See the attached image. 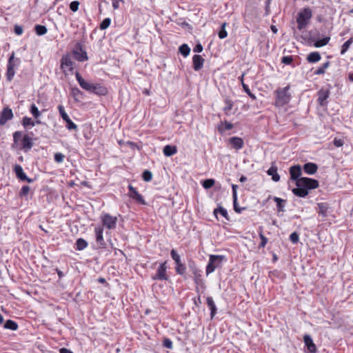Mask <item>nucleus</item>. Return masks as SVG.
Masks as SVG:
<instances>
[{"label": "nucleus", "mask_w": 353, "mask_h": 353, "mask_svg": "<svg viewBox=\"0 0 353 353\" xmlns=\"http://www.w3.org/2000/svg\"><path fill=\"white\" fill-rule=\"evenodd\" d=\"M321 59V56L319 52H312L310 53L307 57L306 60L308 63H314L319 61Z\"/></svg>", "instance_id": "b1692460"}, {"label": "nucleus", "mask_w": 353, "mask_h": 353, "mask_svg": "<svg viewBox=\"0 0 353 353\" xmlns=\"http://www.w3.org/2000/svg\"><path fill=\"white\" fill-rule=\"evenodd\" d=\"M233 204H234V210L237 213H241L242 212V210H243L245 209L243 208H239V206H237V202L235 203L233 202Z\"/></svg>", "instance_id": "e2e57ef3"}, {"label": "nucleus", "mask_w": 353, "mask_h": 353, "mask_svg": "<svg viewBox=\"0 0 353 353\" xmlns=\"http://www.w3.org/2000/svg\"><path fill=\"white\" fill-rule=\"evenodd\" d=\"M128 188L129 190L128 195L130 198L139 204L146 205V202L144 200L143 196L138 192L135 188H134L131 184L128 185Z\"/></svg>", "instance_id": "9b49d317"}, {"label": "nucleus", "mask_w": 353, "mask_h": 353, "mask_svg": "<svg viewBox=\"0 0 353 353\" xmlns=\"http://www.w3.org/2000/svg\"><path fill=\"white\" fill-rule=\"evenodd\" d=\"M188 267L193 274H196V273L201 272L196 265V263L193 261H190L188 263Z\"/></svg>", "instance_id": "de8ad7c7"}, {"label": "nucleus", "mask_w": 353, "mask_h": 353, "mask_svg": "<svg viewBox=\"0 0 353 353\" xmlns=\"http://www.w3.org/2000/svg\"><path fill=\"white\" fill-rule=\"evenodd\" d=\"M72 54L74 59L79 62H83L88 59L87 52L83 49V46L81 43L78 42L76 43L74 48L72 50Z\"/></svg>", "instance_id": "6e6552de"}, {"label": "nucleus", "mask_w": 353, "mask_h": 353, "mask_svg": "<svg viewBox=\"0 0 353 353\" xmlns=\"http://www.w3.org/2000/svg\"><path fill=\"white\" fill-rule=\"evenodd\" d=\"M290 241L294 243V244H296L298 242H299V234L296 232H292L290 235Z\"/></svg>", "instance_id": "603ef678"}, {"label": "nucleus", "mask_w": 353, "mask_h": 353, "mask_svg": "<svg viewBox=\"0 0 353 353\" xmlns=\"http://www.w3.org/2000/svg\"><path fill=\"white\" fill-rule=\"evenodd\" d=\"M142 178L145 181H150L152 179V174L150 171L146 170L143 172Z\"/></svg>", "instance_id": "09e8293b"}, {"label": "nucleus", "mask_w": 353, "mask_h": 353, "mask_svg": "<svg viewBox=\"0 0 353 353\" xmlns=\"http://www.w3.org/2000/svg\"><path fill=\"white\" fill-rule=\"evenodd\" d=\"M21 144L22 148L26 152L30 150L33 145L32 138L28 136L27 134L24 135L21 141Z\"/></svg>", "instance_id": "5701e85b"}, {"label": "nucleus", "mask_w": 353, "mask_h": 353, "mask_svg": "<svg viewBox=\"0 0 353 353\" xmlns=\"http://www.w3.org/2000/svg\"><path fill=\"white\" fill-rule=\"evenodd\" d=\"M204 61H205L204 59L201 55H199V54L194 55L192 57L194 70L195 71L200 70L203 66Z\"/></svg>", "instance_id": "dca6fc26"}, {"label": "nucleus", "mask_w": 353, "mask_h": 353, "mask_svg": "<svg viewBox=\"0 0 353 353\" xmlns=\"http://www.w3.org/2000/svg\"><path fill=\"white\" fill-rule=\"evenodd\" d=\"M353 43V37H350L347 41H346L341 47V54H345L351 44Z\"/></svg>", "instance_id": "58836bf2"}, {"label": "nucleus", "mask_w": 353, "mask_h": 353, "mask_svg": "<svg viewBox=\"0 0 353 353\" xmlns=\"http://www.w3.org/2000/svg\"><path fill=\"white\" fill-rule=\"evenodd\" d=\"M3 327L5 329L14 331L18 329V325L15 321H14L11 319H9L6 321V323L3 325Z\"/></svg>", "instance_id": "bb28decb"}, {"label": "nucleus", "mask_w": 353, "mask_h": 353, "mask_svg": "<svg viewBox=\"0 0 353 353\" xmlns=\"http://www.w3.org/2000/svg\"><path fill=\"white\" fill-rule=\"evenodd\" d=\"M334 145L336 146V147H340L343 145V143L341 140H334Z\"/></svg>", "instance_id": "774afa93"}, {"label": "nucleus", "mask_w": 353, "mask_h": 353, "mask_svg": "<svg viewBox=\"0 0 353 353\" xmlns=\"http://www.w3.org/2000/svg\"><path fill=\"white\" fill-rule=\"evenodd\" d=\"M214 180L212 179H208L203 181L202 185L205 189H210L214 185Z\"/></svg>", "instance_id": "49530a36"}, {"label": "nucleus", "mask_w": 353, "mask_h": 353, "mask_svg": "<svg viewBox=\"0 0 353 353\" xmlns=\"http://www.w3.org/2000/svg\"><path fill=\"white\" fill-rule=\"evenodd\" d=\"M64 157H65L62 153L57 152L54 154V161L59 163H62L63 161Z\"/></svg>", "instance_id": "4d7b16f0"}, {"label": "nucleus", "mask_w": 353, "mask_h": 353, "mask_svg": "<svg viewBox=\"0 0 353 353\" xmlns=\"http://www.w3.org/2000/svg\"><path fill=\"white\" fill-rule=\"evenodd\" d=\"M312 17V12L310 8H305L297 14L296 22L297 28L301 30L306 28Z\"/></svg>", "instance_id": "20e7f679"}, {"label": "nucleus", "mask_w": 353, "mask_h": 353, "mask_svg": "<svg viewBox=\"0 0 353 353\" xmlns=\"http://www.w3.org/2000/svg\"><path fill=\"white\" fill-rule=\"evenodd\" d=\"M34 30L36 34L39 36L44 35L48 32L47 28L43 25H36L34 26Z\"/></svg>", "instance_id": "f704fd0d"}, {"label": "nucleus", "mask_w": 353, "mask_h": 353, "mask_svg": "<svg viewBox=\"0 0 353 353\" xmlns=\"http://www.w3.org/2000/svg\"><path fill=\"white\" fill-rule=\"evenodd\" d=\"M194 280L196 285H199L203 288L205 287L204 281L201 279V272L196 273V274H194Z\"/></svg>", "instance_id": "79ce46f5"}, {"label": "nucleus", "mask_w": 353, "mask_h": 353, "mask_svg": "<svg viewBox=\"0 0 353 353\" xmlns=\"http://www.w3.org/2000/svg\"><path fill=\"white\" fill-rule=\"evenodd\" d=\"M225 259L223 255H210L209 262L206 266V274L212 273L215 269L221 265L223 260Z\"/></svg>", "instance_id": "423d86ee"}, {"label": "nucleus", "mask_w": 353, "mask_h": 353, "mask_svg": "<svg viewBox=\"0 0 353 353\" xmlns=\"http://www.w3.org/2000/svg\"><path fill=\"white\" fill-rule=\"evenodd\" d=\"M303 170L307 174H314L317 172L318 165L314 163H306L303 165Z\"/></svg>", "instance_id": "a211bd4d"}, {"label": "nucleus", "mask_w": 353, "mask_h": 353, "mask_svg": "<svg viewBox=\"0 0 353 353\" xmlns=\"http://www.w3.org/2000/svg\"><path fill=\"white\" fill-rule=\"evenodd\" d=\"M180 53L185 57L188 56L190 52V48L187 44H183L179 47Z\"/></svg>", "instance_id": "a19ab883"}, {"label": "nucleus", "mask_w": 353, "mask_h": 353, "mask_svg": "<svg viewBox=\"0 0 353 353\" xmlns=\"http://www.w3.org/2000/svg\"><path fill=\"white\" fill-rule=\"evenodd\" d=\"M225 26H226V23H223L221 24V30H219V34H218L219 37L221 39H225L228 36V32L225 30Z\"/></svg>", "instance_id": "37998d69"}, {"label": "nucleus", "mask_w": 353, "mask_h": 353, "mask_svg": "<svg viewBox=\"0 0 353 353\" xmlns=\"http://www.w3.org/2000/svg\"><path fill=\"white\" fill-rule=\"evenodd\" d=\"M30 188L28 185H23L19 193V196L21 198L26 196L30 192Z\"/></svg>", "instance_id": "a18cd8bd"}, {"label": "nucleus", "mask_w": 353, "mask_h": 353, "mask_svg": "<svg viewBox=\"0 0 353 353\" xmlns=\"http://www.w3.org/2000/svg\"><path fill=\"white\" fill-rule=\"evenodd\" d=\"M101 221L103 225L109 230H113L117 226V217L113 216L108 213L103 214L101 215Z\"/></svg>", "instance_id": "1a4fd4ad"}, {"label": "nucleus", "mask_w": 353, "mask_h": 353, "mask_svg": "<svg viewBox=\"0 0 353 353\" xmlns=\"http://www.w3.org/2000/svg\"><path fill=\"white\" fill-rule=\"evenodd\" d=\"M186 266L184 263H181V264L175 266V272L177 274H179L182 276L185 277V272H186Z\"/></svg>", "instance_id": "e433bc0d"}, {"label": "nucleus", "mask_w": 353, "mask_h": 353, "mask_svg": "<svg viewBox=\"0 0 353 353\" xmlns=\"http://www.w3.org/2000/svg\"><path fill=\"white\" fill-rule=\"evenodd\" d=\"M330 62L328 61H326L321 67L317 68L314 72V74H315V75H321V74H325L326 69L330 66Z\"/></svg>", "instance_id": "c85d7f7f"}, {"label": "nucleus", "mask_w": 353, "mask_h": 353, "mask_svg": "<svg viewBox=\"0 0 353 353\" xmlns=\"http://www.w3.org/2000/svg\"><path fill=\"white\" fill-rule=\"evenodd\" d=\"M94 232L97 242L101 245H104L105 241L103 236V228L101 226H97L94 229Z\"/></svg>", "instance_id": "4be33fe9"}, {"label": "nucleus", "mask_w": 353, "mask_h": 353, "mask_svg": "<svg viewBox=\"0 0 353 353\" xmlns=\"http://www.w3.org/2000/svg\"><path fill=\"white\" fill-rule=\"evenodd\" d=\"M259 237L261 239V243L259 244V248H264L268 243V239L264 236V234L263 233V229L261 227L259 228Z\"/></svg>", "instance_id": "4c0bfd02"}, {"label": "nucleus", "mask_w": 353, "mask_h": 353, "mask_svg": "<svg viewBox=\"0 0 353 353\" xmlns=\"http://www.w3.org/2000/svg\"><path fill=\"white\" fill-rule=\"evenodd\" d=\"M274 201L276 202V208H277V210L278 212H283L284 211V205H283V203L285 202V200L281 199V198H279V197H274Z\"/></svg>", "instance_id": "ea45409f"}, {"label": "nucleus", "mask_w": 353, "mask_h": 353, "mask_svg": "<svg viewBox=\"0 0 353 353\" xmlns=\"http://www.w3.org/2000/svg\"><path fill=\"white\" fill-rule=\"evenodd\" d=\"M58 110L63 120L66 123V128L69 130H75L78 129L77 125L70 119L69 116L65 111V108L62 105L58 106Z\"/></svg>", "instance_id": "9d476101"}, {"label": "nucleus", "mask_w": 353, "mask_h": 353, "mask_svg": "<svg viewBox=\"0 0 353 353\" xmlns=\"http://www.w3.org/2000/svg\"><path fill=\"white\" fill-rule=\"evenodd\" d=\"M13 171L14 172L17 178L20 181H27L28 183H32L34 181L33 179L28 177L24 173L21 165L16 164L13 168Z\"/></svg>", "instance_id": "f8f14e48"}, {"label": "nucleus", "mask_w": 353, "mask_h": 353, "mask_svg": "<svg viewBox=\"0 0 353 353\" xmlns=\"http://www.w3.org/2000/svg\"><path fill=\"white\" fill-rule=\"evenodd\" d=\"M329 209V205L327 203H317V212L320 216L323 218L327 216V211Z\"/></svg>", "instance_id": "412c9836"}, {"label": "nucleus", "mask_w": 353, "mask_h": 353, "mask_svg": "<svg viewBox=\"0 0 353 353\" xmlns=\"http://www.w3.org/2000/svg\"><path fill=\"white\" fill-rule=\"evenodd\" d=\"M167 261L161 263L157 270V272L152 276V279L159 281H167L168 280V276L167 274Z\"/></svg>", "instance_id": "0eeeda50"}, {"label": "nucleus", "mask_w": 353, "mask_h": 353, "mask_svg": "<svg viewBox=\"0 0 353 353\" xmlns=\"http://www.w3.org/2000/svg\"><path fill=\"white\" fill-rule=\"evenodd\" d=\"M226 105L224 107L223 110L225 114H228V111L231 110L233 107V102L230 99H226L225 101Z\"/></svg>", "instance_id": "3c124183"}, {"label": "nucleus", "mask_w": 353, "mask_h": 353, "mask_svg": "<svg viewBox=\"0 0 353 353\" xmlns=\"http://www.w3.org/2000/svg\"><path fill=\"white\" fill-rule=\"evenodd\" d=\"M206 303L210 310V317L212 319L216 314L217 308L212 296H208L206 298Z\"/></svg>", "instance_id": "aec40b11"}, {"label": "nucleus", "mask_w": 353, "mask_h": 353, "mask_svg": "<svg viewBox=\"0 0 353 353\" xmlns=\"http://www.w3.org/2000/svg\"><path fill=\"white\" fill-rule=\"evenodd\" d=\"M22 125L25 128H32L35 125V123L32 119L28 117H24L21 121Z\"/></svg>", "instance_id": "cd10ccee"}, {"label": "nucleus", "mask_w": 353, "mask_h": 353, "mask_svg": "<svg viewBox=\"0 0 353 353\" xmlns=\"http://www.w3.org/2000/svg\"><path fill=\"white\" fill-rule=\"evenodd\" d=\"M170 256L175 263V266H177L182 263L180 255L177 253L176 250L172 249L170 251Z\"/></svg>", "instance_id": "473e14b6"}, {"label": "nucleus", "mask_w": 353, "mask_h": 353, "mask_svg": "<svg viewBox=\"0 0 353 353\" xmlns=\"http://www.w3.org/2000/svg\"><path fill=\"white\" fill-rule=\"evenodd\" d=\"M163 346L168 349H172L173 345L172 341L168 338L164 339L163 341Z\"/></svg>", "instance_id": "864d4df0"}, {"label": "nucleus", "mask_w": 353, "mask_h": 353, "mask_svg": "<svg viewBox=\"0 0 353 353\" xmlns=\"http://www.w3.org/2000/svg\"><path fill=\"white\" fill-rule=\"evenodd\" d=\"M303 341L310 352L314 353L316 351V345L310 335L305 334L303 337Z\"/></svg>", "instance_id": "f3484780"}, {"label": "nucleus", "mask_w": 353, "mask_h": 353, "mask_svg": "<svg viewBox=\"0 0 353 353\" xmlns=\"http://www.w3.org/2000/svg\"><path fill=\"white\" fill-rule=\"evenodd\" d=\"M237 188H238L237 185H234V184L232 185V199H233V202L234 203H236V201H237V192H236Z\"/></svg>", "instance_id": "6e6d98bb"}, {"label": "nucleus", "mask_w": 353, "mask_h": 353, "mask_svg": "<svg viewBox=\"0 0 353 353\" xmlns=\"http://www.w3.org/2000/svg\"><path fill=\"white\" fill-rule=\"evenodd\" d=\"M290 85H288L285 88H278L274 91V105L276 107H283L290 101L292 95L291 93L290 92Z\"/></svg>", "instance_id": "7ed1b4c3"}, {"label": "nucleus", "mask_w": 353, "mask_h": 353, "mask_svg": "<svg viewBox=\"0 0 353 353\" xmlns=\"http://www.w3.org/2000/svg\"><path fill=\"white\" fill-rule=\"evenodd\" d=\"M13 118L12 110L8 107L4 108L0 114V125H3Z\"/></svg>", "instance_id": "4468645a"}, {"label": "nucleus", "mask_w": 353, "mask_h": 353, "mask_svg": "<svg viewBox=\"0 0 353 353\" xmlns=\"http://www.w3.org/2000/svg\"><path fill=\"white\" fill-rule=\"evenodd\" d=\"M203 46L201 43H198L195 46L193 50L194 52H201L203 51Z\"/></svg>", "instance_id": "680f3d73"}, {"label": "nucleus", "mask_w": 353, "mask_h": 353, "mask_svg": "<svg viewBox=\"0 0 353 353\" xmlns=\"http://www.w3.org/2000/svg\"><path fill=\"white\" fill-rule=\"evenodd\" d=\"M76 79L79 85L85 90L94 93L99 96H105L108 93L105 87L99 83H92L86 81L79 74V72L75 73Z\"/></svg>", "instance_id": "f03ea898"}, {"label": "nucleus", "mask_w": 353, "mask_h": 353, "mask_svg": "<svg viewBox=\"0 0 353 353\" xmlns=\"http://www.w3.org/2000/svg\"><path fill=\"white\" fill-rule=\"evenodd\" d=\"M290 178L296 181V188L292 189L294 195L304 198L309 194L310 190H314L319 187V181L316 179L301 177L302 169L300 165H295L290 168Z\"/></svg>", "instance_id": "f257e3e1"}, {"label": "nucleus", "mask_w": 353, "mask_h": 353, "mask_svg": "<svg viewBox=\"0 0 353 353\" xmlns=\"http://www.w3.org/2000/svg\"><path fill=\"white\" fill-rule=\"evenodd\" d=\"M23 29L21 26L16 25L14 26V32L17 35H21L23 33Z\"/></svg>", "instance_id": "052dcab7"}, {"label": "nucleus", "mask_w": 353, "mask_h": 353, "mask_svg": "<svg viewBox=\"0 0 353 353\" xmlns=\"http://www.w3.org/2000/svg\"><path fill=\"white\" fill-rule=\"evenodd\" d=\"M232 128H233V125L231 123L227 122V121L225 122V129L226 130H230L232 129Z\"/></svg>", "instance_id": "0e129e2a"}, {"label": "nucleus", "mask_w": 353, "mask_h": 353, "mask_svg": "<svg viewBox=\"0 0 353 353\" xmlns=\"http://www.w3.org/2000/svg\"><path fill=\"white\" fill-rule=\"evenodd\" d=\"M79 2L78 1H74L70 3V8L72 12H77L79 9Z\"/></svg>", "instance_id": "13d9d810"}, {"label": "nucleus", "mask_w": 353, "mask_h": 353, "mask_svg": "<svg viewBox=\"0 0 353 353\" xmlns=\"http://www.w3.org/2000/svg\"><path fill=\"white\" fill-rule=\"evenodd\" d=\"M30 112L32 114V115L35 119H39L41 115V112L39 110L38 108L34 103H32L30 105Z\"/></svg>", "instance_id": "c756f323"}, {"label": "nucleus", "mask_w": 353, "mask_h": 353, "mask_svg": "<svg viewBox=\"0 0 353 353\" xmlns=\"http://www.w3.org/2000/svg\"><path fill=\"white\" fill-rule=\"evenodd\" d=\"M71 94L76 101H79L83 96V92L77 88H72Z\"/></svg>", "instance_id": "7c9ffc66"}, {"label": "nucleus", "mask_w": 353, "mask_h": 353, "mask_svg": "<svg viewBox=\"0 0 353 353\" xmlns=\"http://www.w3.org/2000/svg\"><path fill=\"white\" fill-rule=\"evenodd\" d=\"M110 23H111V20L110 18L104 19L100 24V29L105 30L106 28H108L110 26Z\"/></svg>", "instance_id": "8fccbe9b"}, {"label": "nucleus", "mask_w": 353, "mask_h": 353, "mask_svg": "<svg viewBox=\"0 0 353 353\" xmlns=\"http://www.w3.org/2000/svg\"><path fill=\"white\" fill-rule=\"evenodd\" d=\"M74 63L72 60L70 54H66L63 55L61 59V68L65 71L67 68L68 71H72L74 68Z\"/></svg>", "instance_id": "ddd939ff"}, {"label": "nucleus", "mask_w": 353, "mask_h": 353, "mask_svg": "<svg viewBox=\"0 0 353 353\" xmlns=\"http://www.w3.org/2000/svg\"><path fill=\"white\" fill-rule=\"evenodd\" d=\"M293 58L292 56H285L281 59V62L285 65H290L292 63Z\"/></svg>", "instance_id": "5fc2aeb1"}, {"label": "nucleus", "mask_w": 353, "mask_h": 353, "mask_svg": "<svg viewBox=\"0 0 353 353\" xmlns=\"http://www.w3.org/2000/svg\"><path fill=\"white\" fill-rule=\"evenodd\" d=\"M163 152L165 156L171 157L177 152V149L174 145H167L163 148Z\"/></svg>", "instance_id": "393cba45"}, {"label": "nucleus", "mask_w": 353, "mask_h": 353, "mask_svg": "<svg viewBox=\"0 0 353 353\" xmlns=\"http://www.w3.org/2000/svg\"><path fill=\"white\" fill-rule=\"evenodd\" d=\"M59 353H73L70 350L62 347L59 350Z\"/></svg>", "instance_id": "69168bd1"}, {"label": "nucleus", "mask_w": 353, "mask_h": 353, "mask_svg": "<svg viewBox=\"0 0 353 353\" xmlns=\"http://www.w3.org/2000/svg\"><path fill=\"white\" fill-rule=\"evenodd\" d=\"M317 102L321 106H324L327 104V99L330 96V91L327 89H321L318 92Z\"/></svg>", "instance_id": "2eb2a0df"}, {"label": "nucleus", "mask_w": 353, "mask_h": 353, "mask_svg": "<svg viewBox=\"0 0 353 353\" xmlns=\"http://www.w3.org/2000/svg\"><path fill=\"white\" fill-rule=\"evenodd\" d=\"M112 7L114 10L119 8V3L118 0H113L112 2Z\"/></svg>", "instance_id": "338daca9"}, {"label": "nucleus", "mask_w": 353, "mask_h": 353, "mask_svg": "<svg viewBox=\"0 0 353 353\" xmlns=\"http://www.w3.org/2000/svg\"><path fill=\"white\" fill-rule=\"evenodd\" d=\"M20 63V59L16 58L14 57V53L12 52L8 59L7 64L6 76L8 81H12L15 74V69L19 66Z\"/></svg>", "instance_id": "39448f33"}, {"label": "nucleus", "mask_w": 353, "mask_h": 353, "mask_svg": "<svg viewBox=\"0 0 353 353\" xmlns=\"http://www.w3.org/2000/svg\"><path fill=\"white\" fill-rule=\"evenodd\" d=\"M268 175L272 176V179L277 182L280 179V176L277 173V168L276 166L272 165L269 170L267 171Z\"/></svg>", "instance_id": "a878e982"}, {"label": "nucleus", "mask_w": 353, "mask_h": 353, "mask_svg": "<svg viewBox=\"0 0 353 353\" xmlns=\"http://www.w3.org/2000/svg\"><path fill=\"white\" fill-rule=\"evenodd\" d=\"M229 143L232 145V147L236 150H240L243 147V140L237 137H231L229 139Z\"/></svg>", "instance_id": "6ab92c4d"}, {"label": "nucleus", "mask_w": 353, "mask_h": 353, "mask_svg": "<svg viewBox=\"0 0 353 353\" xmlns=\"http://www.w3.org/2000/svg\"><path fill=\"white\" fill-rule=\"evenodd\" d=\"M218 213H219L221 216H223L227 220H229L228 212L224 208L219 206V208L214 210V214L216 216H217Z\"/></svg>", "instance_id": "72a5a7b5"}, {"label": "nucleus", "mask_w": 353, "mask_h": 353, "mask_svg": "<svg viewBox=\"0 0 353 353\" xmlns=\"http://www.w3.org/2000/svg\"><path fill=\"white\" fill-rule=\"evenodd\" d=\"M88 246V243L83 239H78L76 241V249L83 250Z\"/></svg>", "instance_id": "c9c22d12"}, {"label": "nucleus", "mask_w": 353, "mask_h": 353, "mask_svg": "<svg viewBox=\"0 0 353 353\" xmlns=\"http://www.w3.org/2000/svg\"><path fill=\"white\" fill-rule=\"evenodd\" d=\"M330 40V37H325L322 39H319V40L316 41L314 43V46L316 48H321V47L325 46L328 43Z\"/></svg>", "instance_id": "2f4dec72"}, {"label": "nucleus", "mask_w": 353, "mask_h": 353, "mask_svg": "<svg viewBox=\"0 0 353 353\" xmlns=\"http://www.w3.org/2000/svg\"><path fill=\"white\" fill-rule=\"evenodd\" d=\"M242 87L245 92L253 100L256 99V96L250 91L248 85L245 84L244 82H242Z\"/></svg>", "instance_id": "c03bdc74"}, {"label": "nucleus", "mask_w": 353, "mask_h": 353, "mask_svg": "<svg viewBox=\"0 0 353 353\" xmlns=\"http://www.w3.org/2000/svg\"><path fill=\"white\" fill-rule=\"evenodd\" d=\"M22 137V132L21 131H16L13 134V141L17 143Z\"/></svg>", "instance_id": "bf43d9fd"}]
</instances>
